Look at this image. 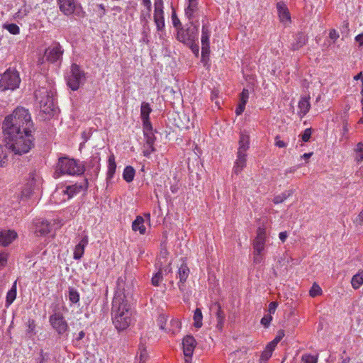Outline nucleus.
I'll list each match as a JSON object with an SVG mask.
<instances>
[{
	"instance_id": "4468645a",
	"label": "nucleus",
	"mask_w": 363,
	"mask_h": 363,
	"mask_svg": "<svg viewBox=\"0 0 363 363\" xmlns=\"http://www.w3.org/2000/svg\"><path fill=\"white\" fill-rule=\"evenodd\" d=\"M202 33H201V55L202 57L208 56L210 52V43H209V38L211 35V31L209 30L208 23H205L204 21H202Z\"/></svg>"
},
{
	"instance_id": "9d476101",
	"label": "nucleus",
	"mask_w": 363,
	"mask_h": 363,
	"mask_svg": "<svg viewBox=\"0 0 363 363\" xmlns=\"http://www.w3.org/2000/svg\"><path fill=\"white\" fill-rule=\"evenodd\" d=\"M49 323L58 335H62L69 330V325L59 308L55 306L49 317Z\"/></svg>"
},
{
	"instance_id": "c85d7f7f",
	"label": "nucleus",
	"mask_w": 363,
	"mask_h": 363,
	"mask_svg": "<svg viewBox=\"0 0 363 363\" xmlns=\"http://www.w3.org/2000/svg\"><path fill=\"white\" fill-rule=\"evenodd\" d=\"M311 107L309 98H301L298 102V108L300 109L299 115L301 117L304 116L308 111Z\"/></svg>"
},
{
	"instance_id": "2f4dec72",
	"label": "nucleus",
	"mask_w": 363,
	"mask_h": 363,
	"mask_svg": "<svg viewBox=\"0 0 363 363\" xmlns=\"http://www.w3.org/2000/svg\"><path fill=\"white\" fill-rule=\"evenodd\" d=\"M135 169L131 166H127L123 171V178L127 182H131L135 177Z\"/></svg>"
},
{
	"instance_id": "6e6d98bb",
	"label": "nucleus",
	"mask_w": 363,
	"mask_h": 363,
	"mask_svg": "<svg viewBox=\"0 0 363 363\" xmlns=\"http://www.w3.org/2000/svg\"><path fill=\"white\" fill-rule=\"evenodd\" d=\"M312 134L311 128H306L301 135V139L303 142H308Z\"/></svg>"
},
{
	"instance_id": "37998d69",
	"label": "nucleus",
	"mask_w": 363,
	"mask_h": 363,
	"mask_svg": "<svg viewBox=\"0 0 363 363\" xmlns=\"http://www.w3.org/2000/svg\"><path fill=\"white\" fill-rule=\"evenodd\" d=\"M322 294L321 288L316 284L314 283L310 289L309 294L311 297H315Z\"/></svg>"
},
{
	"instance_id": "4c0bfd02",
	"label": "nucleus",
	"mask_w": 363,
	"mask_h": 363,
	"mask_svg": "<svg viewBox=\"0 0 363 363\" xmlns=\"http://www.w3.org/2000/svg\"><path fill=\"white\" fill-rule=\"evenodd\" d=\"M8 162V150L0 145V168L5 167Z\"/></svg>"
},
{
	"instance_id": "bf43d9fd",
	"label": "nucleus",
	"mask_w": 363,
	"mask_h": 363,
	"mask_svg": "<svg viewBox=\"0 0 363 363\" xmlns=\"http://www.w3.org/2000/svg\"><path fill=\"white\" fill-rule=\"evenodd\" d=\"M196 41H192L191 43H185V45L189 46L192 52L197 55L199 54V48L198 44L196 43Z\"/></svg>"
},
{
	"instance_id": "6e6552de",
	"label": "nucleus",
	"mask_w": 363,
	"mask_h": 363,
	"mask_svg": "<svg viewBox=\"0 0 363 363\" xmlns=\"http://www.w3.org/2000/svg\"><path fill=\"white\" fill-rule=\"evenodd\" d=\"M67 86L72 90L77 91L86 81V73L79 65L73 63L71 65L70 72L66 77Z\"/></svg>"
},
{
	"instance_id": "b1692460",
	"label": "nucleus",
	"mask_w": 363,
	"mask_h": 363,
	"mask_svg": "<svg viewBox=\"0 0 363 363\" xmlns=\"http://www.w3.org/2000/svg\"><path fill=\"white\" fill-rule=\"evenodd\" d=\"M216 310V315L217 318V328L222 329L225 320V314L221 308V306L219 303L216 302L213 306Z\"/></svg>"
},
{
	"instance_id": "a18cd8bd",
	"label": "nucleus",
	"mask_w": 363,
	"mask_h": 363,
	"mask_svg": "<svg viewBox=\"0 0 363 363\" xmlns=\"http://www.w3.org/2000/svg\"><path fill=\"white\" fill-rule=\"evenodd\" d=\"M162 280L161 269H160L152 278V284L155 286H158Z\"/></svg>"
},
{
	"instance_id": "a878e982",
	"label": "nucleus",
	"mask_w": 363,
	"mask_h": 363,
	"mask_svg": "<svg viewBox=\"0 0 363 363\" xmlns=\"http://www.w3.org/2000/svg\"><path fill=\"white\" fill-rule=\"evenodd\" d=\"M277 9L279 13V16L281 21H289L291 20L289 11L283 3H277Z\"/></svg>"
},
{
	"instance_id": "393cba45",
	"label": "nucleus",
	"mask_w": 363,
	"mask_h": 363,
	"mask_svg": "<svg viewBox=\"0 0 363 363\" xmlns=\"http://www.w3.org/2000/svg\"><path fill=\"white\" fill-rule=\"evenodd\" d=\"M145 219L141 216H136L132 223V230L135 232L139 231L140 234L144 235L146 233V228L144 225Z\"/></svg>"
},
{
	"instance_id": "58836bf2",
	"label": "nucleus",
	"mask_w": 363,
	"mask_h": 363,
	"mask_svg": "<svg viewBox=\"0 0 363 363\" xmlns=\"http://www.w3.org/2000/svg\"><path fill=\"white\" fill-rule=\"evenodd\" d=\"M152 112V108H150V106L149 103L147 102H143L140 107V117L141 119L150 118V113Z\"/></svg>"
},
{
	"instance_id": "338daca9",
	"label": "nucleus",
	"mask_w": 363,
	"mask_h": 363,
	"mask_svg": "<svg viewBox=\"0 0 363 363\" xmlns=\"http://www.w3.org/2000/svg\"><path fill=\"white\" fill-rule=\"evenodd\" d=\"M140 362H143V363H145V360L147 358V354L145 350H143L140 352Z\"/></svg>"
},
{
	"instance_id": "39448f33",
	"label": "nucleus",
	"mask_w": 363,
	"mask_h": 363,
	"mask_svg": "<svg viewBox=\"0 0 363 363\" xmlns=\"http://www.w3.org/2000/svg\"><path fill=\"white\" fill-rule=\"evenodd\" d=\"M134 279L125 270L124 274L117 280L116 291L113 298H120L121 301L130 303L133 299L134 291Z\"/></svg>"
},
{
	"instance_id": "9b49d317",
	"label": "nucleus",
	"mask_w": 363,
	"mask_h": 363,
	"mask_svg": "<svg viewBox=\"0 0 363 363\" xmlns=\"http://www.w3.org/2000/svg\"><path fill=\"white\" fill-rule=\"evenodd\" d=\"M60 11L66 16H70L75 13L76 15L80 16L82 9L80 4L77 0H57Z\"/></svg>"
},
{
	"instance_id": "c756f323",
	"label": "nucleus",
	"mask_w": 363,
	"mask_h": 363,
	"mask_svg": "<svg viewBox=\"0 0 363 363\" xmlns=\"http://www.w3.org/2000/svg\"><path fill=\"white\" fill-rule=\"evenodd\" d=\"M189 269L187 264L183 262L179 268L178 277L179 278V282L184 284L189 274Z\"/></svg>"
},
{
	"instance_id": "412c9836",
	"label": "nucleus",
	"mask_w": 363,
	"mask_h": 363,
	"mask_svg": "<svg viewBox=\"0 0 363 363\" xmlns=\"http://www.w3.org/2000/svg\"><path fill=\"white\" fill-rule=\"evenodd\" d=\"M88 236L84 235L79 242L75 246L73 255L74 259L79 260L82 257L84 253V248L88 245Z\"/></svg>"
},
{
	"instance_id": "f03ea898",
	"label": "nucleus",
	"mask_w": 363,
	"mask_h": 363,
	"mask_svg": "<svg viewBox=\"0 0 363 363\" xmlns=\"http://www.w3.org/2000/svg\"><path fill=\"white\" fill-rule=\"evenodd\" d=\"M132 312L130 303L121 301L120 298H113L111 308L113 324L118 331L126 330L132 321Z\"/></svg>"
},
{
	"instance_id": "7c9ffc66",
	"label": "nucleus",
	"mask_w": 363,
	"mask_h": 363,
	"mask_svg": "<svg viewBox=\"0 0 363 363\" xmlns=\"http://www.w3.org/2000/svg\"><path fill=\"white\" fill-rule=\"evenodd\" d=\"M108 172H107V179H111L113 178L116 169V163L115 162V157L112 154L108 157Z\"/></svg>"
},
{
	"instance_id": "774afa93",
	"label": "nucleus",
	"mask_w": 363,
	"mask_h": 363,
	"mask_svg": "<svg viewBox=\"0 0 363 363\" xmlns=\"http://www.w3.org/2000/svg\"><path fill=\"white\" fill-rule=\"evenodd\" d=\"M355 40L357 43H359V45H363V33L357 35L355 37Z\"/></svg>"
},
{
	"instance_id": "a211bd4d",
	"label": "nucleus",
	"mask_w": 363,
	"mask_h": 363,
	"mask_svg": "<svg viewBox=\"0 0 363 363\" xmlns=\"http://www.w3.org/2000/svg\"><path fill=\"white\" fill-rule=\"evenodd\" d=\"M88 188L87 179H84L82 182L79 184H74L69 185L66 187L65 190H63L65 194L68 196V199L72 198L74 196L79 194L82 191H84Z\"/></svg>"
},
{
	"instance_id": "4be33fe9",
	"label": "nucleus",
	"mask_w": 363,
	"mask_h": 363,
	"mask_svg": "<svg viewBox=\"0 0 363 363\" xmlns=\"http://www.w3.org/2000/svg\"><path fill=\"white\" fill-rule=\"evenodd\" d=\"M35 188V180L33 174H30L29 181L25 185L24 188L21 191V198L28 199L30 198Z\"/></svg>"
},
{
	"instance_id": "aec40b11",
	"label": "nucleus",
	"mask_w": 363,
	"mask_h": 363,
	"mask_svg": "<svg viewBox=\"0 0 363 363\" xmlns=\"http://www.w3.org/2000/svg\"><path fill=\"white\" fill-rule=\"evenodd\" d=\"M17 238V233L14 230H2L0 232V244L6 247Z\"/></svg>"
},
{
	"instance_id": "1a4fd4ad",
	"label": "nucleus",
	"mask_w": 363,
	"mask_h": 363,
	"mask_svg": "<svg viewBox=\"0 0 363 363\" xmlns=\"http://www.w3.org/2000/svg\"><path fill=\"white\" fill-rule=\"evenodd\" d=\"M177 31V39L184 44L198 40L199 26L194 21H189L185 28H179Z\"/></svg>"
},
{
	"instance_id": "13d9d810",
	"label": "nucleus",
	"mask_w": 363,
	"mask_h": 363,
	"mask_svg": "<svg viewBox=\"0 0 363 363\" xmlns=\"http://www.w3.org/2000/svg\"><path fill=\"white\" fill-rule=\"evenodd\" d=\"M8 261V254L4 252H0V266L5 267Z\"/></svg>"
},
{
	"instance_id": "6ab92c4d",
	"label": "nucleus",
	"mask_w": 363,
	"mask_h": 363,
	"mask_svg": "<svg viewBox=\"0 0 363 363\" xmlns=\"http://www.w3.org/2000/svg\"><path fill=\"white\" fill-rule=\"evenodd\" d=\"M293 37L294 40L291 43V49L292 50H299L308 42V36L303 32H298Z\"/></svg>"
},
{
	"instance_id": "603ef678",
	"label": "nucleus",
	"mask_w": 363,
	"mask_h": 363,
	"mask_svg": "<svg viewBox=\"0 0 363 363\" xmlns=\"http://www.w3.org/2000/svg\"><path fill=\"white\" fill-rule=\"evenodd\" d=\"M49 358L48 353H45L43 350L40 351V357L37 359L36 363H45Z\"/></svg>"
},
{
	"instance_id": "052dcab7",
	"label": "nucleus",
	"mask_w": 363,
	"mask_h": 363,
	"mask_svg": "<svg viewBox=\"0 0 363 363\" xmlns=\"http://www.w3.org/2000/svg\"><path fill=\"white\" fill-rule=\"evenodd\" d=\"M329 36L331 40L335 41L339 38V34L336 30L332 29L330 30Z\"/></svg>"
},
{
	"instance_id": "c03bdc74",
	"label": "nucleus",
	"mask_w": 363,
	"mask_h": 363,
	"mask_svg": "<svg viewBox=\"0 0 363 363\" xmlns=\"http://www.w3.org/2000/svg\"><path fill=\"white\" fill-rule=\"evenodd\" d=\"M249 98V91L247 89H243L240 94V102L239 104L245 106Z\"/></svg>"
},
{
	"instance_id": "f8f14e48",
	"label": "nucleus",
	"mask_w": 363,
	"mask_h": 363,
	"mask_svg": "<svg viewBox=\"0 0 363 363\" xmlns=\"http://www.w3.org/2000/svg\"><path fill=\"white\" fill-rule=\"evenodd\" d=\"M154 22L157 31H162L164 28L163 0H155L154 2Z\"/></svg>"
},
{
	"instance_id": "a19ab883",
	"label": "nucleus",
	"mask_w": 363,
	"mask_h": 363,
	"mask_svg": "<svg viewBox=\"0 0 363 363\" xmlns=\"http://www.w3.org/2000/svg\"><path fill=\"white\" fill-rule=\"evenodd\" d=\"M69 299L73 303H77L79 301V294L74 288H69Z\"/></svg>"
},
{
	"instance_id": "f257e3e1",
	"label": "nucleus",
	"mask_w": 363,
	"mask_h": 363,
	"mask_svg": "<svg viewBox=\"0 0 363 363\" xmlns=\"http://www.w3.org/2000/svg\"><path fill=\"white\" fill-rule=\"evenodd\" d=\"M33 126L28 111L23 107H18L5 118L2 129L5 135H13L14 133L30 131Z\"/></svg>"
},
{
	"instance_id": "7ed1b4c3",
	"label": "nucleus",
	"mask_w": 363,
	"mask_h": 363,
	"mask_svg": "<svg viewBox=\"0 0 363 363\" xmlns=\"http://www.w3.org/2000/svg\"><path fill=\"white\" fill-rule=\"evenodd\" d=\"M6 138L9 140V148L14 155H21L28 153L35 145V138L31 134V130L6 135Z\"/></svg>"
},
{
	"instance_id": "473e14b6",
	"label": "nucleus",
	"mask_w": 363,
	"mask_h": 363,
	"mask_svg": "<svg viewBox=\"0 0 363 363\" xmlns=\"http://www.w3.org/2000/svg\"><path fill=\"white\" fill-rule=\"evenodd\" d=\"M16 297V281H15L11 289L8 291L6 295V306H10Z\"/></svg>"
},
{
	"instance_id": "5fc2aeb1",
	"label": "nucleus",
	"mask_w": 363,
	"mask_h": 363,
	"mask_svg": "<svg viewBox=\"0 0 363 363\" xmlns=\"http://www.w3.org/2000/svg\"><path fill=\"white\" fill-rule=\"evenodd\" d=\"M101 160V158L99 157V153L96 154L95 155H93L91 157V163L92 164V166L94 167L96 164H97V167H96L95 172L99 171V162Z\"/></svg>"
},
{
	"instance_id": "ea45409f",
	"label": "nucleus",
	"mask_w": 363,
	"mask_h": 363,
	"mask_svg": "<svg viewBox=\"0 0 363 363\" xmlns=\"http://www.w3.org/2000/svg\"><path fill=\"white\" fill-rule=\"evenodd\" d=\"M144 135L146 140L147 146L149 147H152L156 139L153 131H147L144 133Z\"/></svg>"
},
{
	"instance_id": "2eb2a0df",
	"label": "nucleus",
	"mask_w": 363,
	"mask_h": 363,
	"mask_svg": "<svg viewBox=\"0 0 363 363\" xmlns=\"http://www.w3.org/2000/svg\"><path fill=\"white\" fill-rule=\"evenodd\" d=\"M182 345L185 362L186 363H189L196 345V340L192 335H186L183 338Z\"/></svg>"
},
{
	"instance_id": "20e7f679",
	"label": "nucleus",
	"mask_w": 363,
	"mask_h": 363,
	"mask_svg": "<svg viewBox=\"0 0 363 363\" xmlns=\"http://www.w3.org/2000/svg\"><path fill=\"white\" fill-rule=\"evenodd\" d=\"M84 171V166L79 160L68 157H61L58 159L56 165L55 177H60L62 174L81 175Z\"/></svg>"
},
{
	"instance_id": "bb28decb",
	"label": "nucleus",
	"mask_w": 363,
	"mask_h": 363,
	"mask_svg": "<svg viewBox=\"0 0 363 363\" xmlns=\"http://www.w3.org/2000/svg\"><path fill=\"white\" fill-rule=\"evenodd\" d=\"M250 147V137L248 135L241 133L239 140V148L238 152L245 153Z\"/></svg>"
},
{
	"instance_id": "dca6fc26",
	"label": "nucleus",
	"mask_w": 363,
	"mask_h": 363,
	"mask_svg": "<svg viewBox=\"0 0 363 363\" xmlns=\"http://www.w3.org/2000/svg\"><path fill=\"white\" fill-rule=\"evenodd\" d=\"M52 228V225L47 220L43 218L35 219L33 222V232L37 236L48 235Z\"/></svg>"
},
{
	"instance_id": "3c124183",
	"label": "nucleus",
	"mask_w": 363,
	"mask_h": 363,
	"mask_svg": "<svg viewBox=\"0 0 363 363\" xmlns=\"http://www.w3.org/2000/svg\"><path fill=\"white\" fill-rule=\"evenodd\" d=\"M302 361L304 363H317V358L310 354H304L302 356Z\"/></svg>"
},
{
	"instance_id": "f704fd0d",
	"label": "nucleus",
	"mask_w": 363,
	"mask_h": 363,
	"mask_svg": "<svg viewBox=\"0 0 363 363\" xmlns=\"http://www.w3.org/2000/svg\"><path fill=\"white\" fill-rule=\"evenodd\" d=\"M351 284L354 289H359L363 284V271L354 275L351 280Z\"/></svg>"
},
{
	"instance_id": "4d7b16f0",
	"label": "nucleus",
	"mask_w": 363,
	"mask_h": 363,
	"mask_svg": "<svg viewBox=\"0 0 363 363\" xmlns=\"http://www.w3.org/2000/svg\"><path fill=\"white\" fill-rule=\"evenodd\" d=\"M272 320V317L270 314L266 315L261 319V324L264 325L265 328H268Z\"/></svg>"
},
{
	"instance_id": "79ce46f5",
	"label": "nucleus",
	"mask_w": 363,
	"mask_h": 363,
	"mask_svg": "<svg viewBox=\"0 0 363 363\" xmlns=\"http://www.w3.org/2000/svg\"><path fill=\"white\" fill-rule=\"evenodd\" d=\"M3 28L13 35H18L20 33V28L16 23H5Z\"/></svg>"
},
{
	"instance_id": "864d4df0",
	"label": "nucleus",
	"mask_w": 363,
	"mask_h": 363,
	"mask_svg": "<svg viewBox=\"0 0 363 363\" xmlns=\"http://www.w3.org/2000/svg\"><path fill=\"white\" fill-rule=\"evenodd\" d=\"M197 10H195V9H190L189 7H186L185 9V16H186V18H188V20L189 21H193V18H194V13Z\"/></svg>"
},
{
	"instance_id": "f3484780",
	"label": "nucleus",
	"mask_w": 363,
	"mask_h": 363,
	"mask_svg": "<svg viewBox=\"0 0 363 363\" xmlns=\"http://www.w3.org/2000/svg\"><path fill=\"white\" fill-rule=\"evenodd\" d=\"M266 242V230L264 228H258L257 236L253 241V251L256 254H262L264 250Z\"/></svg>"
},
{
	"instance_id": "72a5a7b5",
	"label": "nucleus",
	"mask_w": 363,
	"mask_h": 363,
	"mask_svg": "<svg viewBox=\"0 0 363 363\" xmlns=\"http://www.w3.org/2000/svg\"><path fill=\"white\" fill-rule=\"evenodd\" d=\"M273 350L272 344H268L260 356L259 363H265L272 357Z\"/></svg>"
},
{
	"instance_id": "c9c22d12",
	"label": "nucleus",
	"mask_w": 363,
	"mask_h": 363,
	"mask_svg": "<svg viewBox=\"0 0 363 363\" xmlns=\"http://www.w3.org/2000/svg\"><path fill=\"white\" fill-rule=\"evenodd\" d=\"M193 319L194 320V325L196 328H201L203 323H202V319H203V315L201 310L199 308H196L194 311Z\"/></svg>"
},
{
	"instance_id": "680f3d73",
	"label": "nucleus",
	"mask_w": 363,
	"mask_h": 363,
	"mask_svg": "<svg viewBox=\"0 0 363 363\" xmlns=\"http://www.w3.org/2000/svg\"><path fill=\"white\" fill-rule=\"evenodd\" d=\"M278 306L277 302L272 301L269 304V313H274L277 308Z\"/></svg>"
},
{
	"instance_id": "ddd939ff",
	"label": "nucleus",
	"mask_w": 363,
	"mask_h": 363,
	"mask_svg": "<svg viewBox=\"0 0 363 363\" xmlns=\"http://www.w3.org/2000/svg\"><path fill=\"white\" fill-rule=\"evenodd\" d=\"M62 54L63 50L60 43H54L45 50V57L48 62L55 63L62 59Z\"/></svg>"
},
{
	"instance_id": "09e8293b",
	"label": "nucleus",
	"mask_w": 363,
	"mask_h": 363,
	"mask_svg": "<svg viewBox=\"0 0 363 363\" xmlns=\"http://www.w3.org/2000/svg\"><path fill=\"white\" fill-rule=\"evenodd\" d=\"M142 121H143L144 133H145L147 131H153L152 125L151 122L150 121V118H143Z\"/></svg>"
},
{
	"instance_id": "e433bc0d",
	"label": "nucleus",
	"mask_w": 363,
	"mask_h": 363,
	"mask_svg": "<svg viewBox=\"0 0 363 363\" xmlns=\"http://www.w3.org/2000/svg\"><path fill=\"white\" fill-rule=\"evenodd\" d=\"M294 194V190H287L281 193L279 195L274 196L273 202L275 204L281 203L284 202L288 197L291 196Z\"/></svg>"
},
{
	"instance_id": "5701e85b",
	"label": "nucleus",
	"mask_w": 363,
	"mask_h": 363,
	"mask_svg": "<svg viewBox=\"0 0 363 363\" xmlns=\"http://www.w3.org/2000/svg\"><path fill=\"white\" fill-rule=\"evenodd\" d=\"M246 153L238 152L237 160L235 163L233 172L235 174H238L246 165Z\"/></svg>"
},
{
	"instance_id": "cd10ccee",
	"label": "nucleus",
	"mask_w": 363,
	"mask_h": 363,
	"mask_svg": "<svg viewBox=\"0 0 363 363\" xmlns=\"http://www.w3.org/2000/svg\"><path fill=\"white\" fill-rule=\"evenodd\" d=\"M140 18H141V21L143 23V31H142V35H143L142 39L144 43H145L146 44H148L150 42L148 38H149V35H150V28L148 25V21L144 15H142Z\"/></svg>"
},
{
	"instance_id": "de8ad7c7",
	"label": "nucleus",
	"mask_w": 363,
	"mask_h": 363,
	"mask_svg": "<svg viewBox=\"0 0 363 363\" xmlns=\"http://www.w3.org/2000/svg\"><path fill=\"white\" fill-rule=\"evenodd\" d=\"M357 152V160L358 162H362L363 160V143H359L357 145V147L355 149Z\"/></svg>"
},
{
	"instance_id": "0eeeda50",
	"label": "nucleus",
	"mask_w": 363,
	"mask_h": 363,
	"mask_svg": "<svg viewBox=\"0 0 363 363\" xmlns=\"http://www.w3.org/2000/svg\"><path fill=\"white\" fill-rule=\"evenodd\" d=\"M21 83V78L18 72L9 67L2 74L0 79V89L2 91L6 90H15L18 88Z\"/></svg>"
},
{
	"instance_id": "8fccbe9b",
	"label": "nucleus",
	"mask_w": 363,
	"mask_h": 363,
	"mask_svg": "<svg viewBox=\"0 0 363 363\" xmlns=\"http://www.w3.org/2000/svg\"><path fill=\"white\" fill-rule=\"evenodd\" d=\"M284 336V331L283 330H279L276 337L274 339L273 341H272L269 344H272V347L274 349V347L276 346V345L283 338Z\"/></svg>"
},
{
	"instance_id": "423d86ee",
	"label": "nucleus",
	"mask_w": 363,
	"mask_h": 363,
	"mask_svg": "<svg viewBox=\"0 0 363 363\" xmlns=\"http://www.w3.org/2000/svg\"><path fill=\"white\" fill-rule=\"evenodd\" d=\"M35 96L45 113L50 114L54 111V93L52 90L40 87L35 91Z\"/></svg>"
},
{
	"instance_id": "69168bd1",
	"label": "nucleus",
	"mask_w": 363,
	"mask_h": 363,
	"mask_svg": "<svg viewBox=\"0 0 363 363\" xmlns=\"http://www.w3.org/2000/svg\"><path fill=\"white\" fill-rule=\"evenodd\" d=\"M245 108V106H243V105L239 104L238 107L235 109V113L238 116L241 115L243 113Z\"/></svg>"
},
{
	"instance_id": "0e129e2a",
	"label": "nucleus",
	"mask_w": 363,
	"mask_h": 363,
	"mask_svg": "<svg viewBox=\"0 0 363 363\" xmlns=\"http://www.w3.org/2000/svg\"><path fill=\"white\" fill-rule=\"evenodd\" d=\"M253 255H254V259H253V262L255 264H259L262 260V254H256L255 252V251H253Z\"/></svg>"
},
{
	"instance_id": "e2e57ef3",
	"label": "nucleus",
	"mask_w": 363,
	"mask_h": 363,
	"mask_svg": "<svg viewBox=\"0 0 363 363\" xmlns=\"http://www.w3.org/2000/svg\"><path fill=\"white\" fill-rule=\"evenodd\" d=\"M275 141H276V143H275L276 146H277L280 148L286 147V144L284 141L279 140V135L276 136Z\"/></svg>"
},
{
	"instance_id": "49530a36",
	"label": "nucleus",
	"mask_w": 363,
	"mask_h": 363,
	"mask_svg": "<svg viewBox=\"0 0 363 363\" xmlns=\"http://www.w3.org/2000/svg\"><path fill=\"white\" fill-rule=\"evenodd\" d=\"M172 24L174 27L178 30L179 28L183 27L182 25V23L180 22V20L178 18L176 12L174 10H173L172 13Z\"/></svg>"
}]
</instances>
